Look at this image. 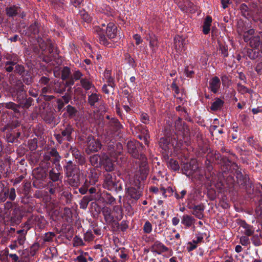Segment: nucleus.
Listing matches in <instances>:
<instances>
[{
    "label": "nucleus",
    "mask_w": 262,
    "mask_h": 262,
    "mask_svg": "<svg viewBox=\"0 0 262 262\" xmlns=\"http://www.w3.org/2000/svg\"><path fill=\"white\" fill-rule=\"evenodd\" d=\"M50 81L49 78L46 76H42L39 80V83L40 84L47 85Z\"/></svg>",
    "instance_id": "nucleus-52"
},
{
    "label": "nucleus",
    "mask_w": 262,
    "mask_h": 262,
    "mask_svg": "<svg viewBox=\"0 0 262 262\" xmlns=\"http://www.w3.org/2000/svg\"><path fill=\"white\" fill-rule=\"evenodd\" d=\"M16 194H15V190L14 188H11L10 191L9 193V198L11 200H14L15 199Z\"/></svg>",
    "instance_id": "nucleus-60"
},
{
    "label": "nucleus",
    "mask_w": 262,
    "mask_h": 262,
    "mask_svg": "<svg viewBox=\"0 0 262 262\" xmlns=\"http://www.w3.org/2000/svg\"><path fill=\"white\" fill-rule=\"evenodd\" d=\"M102 96L95 93H93L88 96V102L91 106H94L99 102Z\"/></svg>",
    "instance_id": "nucleus-16"
},
{
    "label": "nucleus",
    "mask_w": 262,
    "mask_h": 262,
    "mask_svg": "<svg viewBox=\"0 0 262 262\" xmlns=\"http://www.w3.org/2000/svg\"><path fill=\"white\" fill-rule=\"evenodd\" d=\"M152 229V225L151 223L148 221L146 222L145 223L143 227L144 232L146 233H149L151 232Z\"/></svg>",
    "instance_id": "nucleus-45"
},
{
    "label": "nucleus",
    "mask_w": 262,
    "mask_h": 262,
    "mask_svg": "<svg viewBox=\"0 0 262 262\" xmlns=\"http://www.w3.org/2000/svg\"><path fill=\"white\" fill-rule=\"evenodd\" d=\"M254 33V30L253 29H249L247 31H241L240 35L243 36L244 41L246 42L250 41L252 35Z\"/></svg>",
    "instance_id": "nucleus-24"
},
{
    "label": "nucleus",
    "mask_w": 262,
    "mask_h": 262,
    "mask_svg": "<svg viewBox=\"0 0 262 262\" xmlns=\"http://www.w3.org/2000/svg\"><path fill=\"white\" fill-rule=\"evenodd\" d=\"M212 17L210 16H207L203 23V32L204 34L207 35L209 34L210 30V26L212 23Z\"/></svg>",
    "instance_id": "nucleus-17"
},
{
    "label": "nucleus",
    "mask_w": 262,
    "mask_h": 262,
    "mask_svg": "<svg viewBox=\"0 0 262 262\" xmlns=\"http://www.w3.org/2000/svg\"><path fill=\"white\" fill-rule=\"evenodd\" d=\"M54 76L56 78H59L61 76V70L60 68L56 67L53 70Z\"/></svg>",
    "instance_id": "nucleus-55"
},
{
    "label": "nucleus",
    "mask_w": 262,
    "mask_h": 262,
    "mask_svg": "<svg viewBox=\"0 0 262 262\" xmlns=\"http://www.w3.org/2000/svg\"><path fill=\"white\" fill-rule=\"evenodd\" d=\"M47 93H52V90L49 86H47L41 89L40 96L46 95Z\"/></svg>",
    "instance_id": "nucleus-50"
},
{
    "label": "nucleus",
    "mask_w": 262,
    "mask_h": 262,
    "mask_svg": "<svg viewBox=\"0 0 262 262\" xmlns=\"http://www.w3.org/2000/svg\"><path fill=\"white\" fill-rule=\"evenodd\" d=\"M107 108L104 104H100L98 107L95 108L94 112L97 113V115H103L107 112Z\"/></svg>",
    "instance_id": "nucleus-34"
},
{
    "label": "nucleus",
    "mask_w": 262,
    "mask_h": 262,
    "mask_svg": "<svg viewBox=\"0 0 262 262\" xmlns=\"http://www.w3.org/2000/svg\"><path fill=\"white\" fill-rule=\"evenodd\" d=\"M83 0H70V4L77 8L82 3Z\"/></svg>",
    "instance_id": "nucleus-56"
},
{
    "label": "nucleus",
    "mask_w": 262,
    "mask_h": 262,
    "mask_svg": "<svg viewBox=\"0 0 262 262\" xmlns=\"http://www.w3.org/2000/svg\"><path fill=\"white\" fill-rule=\"evenodd\" d=\"M225 104L223 99L221 98L216 97L214 99V101L211 103L210 109L214 112L221 111Z\"/></svg>",
    "instance_id": "nucleus-13"
},
{
    "label": "nucleus",
    "mask_w": 262,
    "mask_h": 262,
    "mask_svg": "<svg viewBox=\"0 0 262 262\" xmlns=\"http://www.w3.org/2000/svg\"><path fill=\"white\" fill-rule=\"evenodd\" d=\"M219 50L221 51V54L224 57L225 61H226L225 59L229 56L228 53V46L226 43H219Z\"/></svg>",
    "instance_id": "nucleus-30"
},
{
    "label": "nucleus",
    "mask_w": 262,
    "mask_h": 262,
    "mask_svg": "<svg viewBox=\"0 0 262 262\" xmlns=\"http://www.w3.org/2000/svg\"><path fill=\"white\" fill-rule=\"evenodd\" d=\"M186 43V40L185 38H183L182 36L178 35L174 38V45L176 50L181 51L183 50H185V46Z\"/></svg>",
    "instance_id": "nucleus-12"
},
{
    "label": "nucleus",
    "mask_w": 262,
    "mask_h": 262,
    "mask_svg": "<svg viewBox=\"0 0 262 262\" xmlns=\"http://www.w3.org/2000/svg\"><path fill=\"white\" fill-rule=\"evenodd\" d=\"M185 73L188 77H192L194 73L193 71L190 70L188 68L185 69Z\"/></svg>",
    "instance_id": "nucleus-61"
},
{
    "label": "nucleus",
    "mask_w": 262,
    "mask_h": 262,
    "mask_svg": "<svg viewBox=\"0 0 262 262\" xmlns=\"http://www.w3.org/2000/svg\"><path fill=\"white\" fill-rule=\"evenodd\" d=\"M57 109L58 112L62 111V110L66 109V108H64L65 103L63 102V100L61 99H58L57 100Z\"/></svg>",
    "instance_id": "nucleus-47"
},
{
    "label": "nucleus",
    "mask_w": 262,
    "mask_h": 262,
    "mask_svg": "<svg viewBox=\"0 0 262 262\" xmlns=\"http://www.w3.org/2000/svg\"><path fill=\"white\" fill-rule=\"evenodd\" d=\"M175 127L176 129L181 132L183 135H186L188 134V127L184 123H182L180 118L175 122Z\"/></svg>",
    "instance_id": "nucleus-15"
},
{
    "label": "nucleus",
    "mask_w": 262,
    "mask_h": 262,
    "mask_svg": "<svg viewBox=\"0 0 262 262\" xmlns=\"http://www.w3.org/2000/svg\"><path fill=\"white\" fill-rule=\"evenodd\" d=\"M21 8L16 5H12L5 8L6 15L9 18H14L20 12Z\"/></svg>",
    "instance_id": "nucleus-9"
},
{
    "label": "nucleus",
    "mask_w": 262,
    "mask_h": 262,
    "mask_svg": "<svg viewBox=\"0 0 262 262\" xmlns=\"http://www.w3.org/2000/svg\"><path fill=\"white\" fill-rule=\"evenodd\" d=\"M25 239V236L23 235H21L18 237L16 242H18L19 245H22L24 244Z\"/></svg>",
    "instance_id": "nucleus-59"
},
{
    "label": "nucleus",
    "mask_w": 262,
    "mask_h": 262,
    "mask_svg": "<svg viewBox=\"0 0 262 262\" xmlns=\"http://www.w3.org/2000/svg\"><path fill=\"white\" fill-rule=\"evenodd\" d=\"M239 9L241 11L242 16L245 18H248L249 16V8L245 4H242L239 6Z\"/></svg>",
    "instance_id": "nucleus-36"
},
{
    "label": "nucleus",
    "mask_w": 262,
    "mask_h": 262,
    "mask_svg": "<svg viewBox=\"0 0 262 262\" xmlns=\"http://www.w3.org/2000/svg\"><path fill=\"white\" fill-rule=\"evenodd\" d=\"M168 166L171 169L176 171L179 170L180 166L178 162L173 159H170L168 162Z\"/></svg>",
    "instance_id": "nucleus-39"
},
{
    "label": "nucleus",
    "mask_w": 262,
    "mask_h": 262,
    "mask_svg": "<svg viewBox=\"0 0 262 262\" xmlns=\"http://www.w3.org/2000/svg\"><path fill=\"white\" fill-rule=\"evenodd\" d=\"M23 83H25L27 85L31 84L33 82V78L29 71H27L23 76H21Z\"/></svg>",
    "instance_id": "nucleus-29"
},
{
    "label": "nucleus",
    "mask_w": 262,
    "mask_h": 262,
    "mask_svg": "<svg viewBox=\"0 0 262 262\" xmlns=\"http://www.w3.org/2000/svg\"><path fill=\"white\" fill-rule=\"evenodd\" d=\"M109 155L112 158L111 159L107 155H102L103 162L102 165L104 166L106 171H111L114 169L113 161L117 159V157L121 154L122 151V146L120 143H117L115 145L112 143L108 145Z\"/></svg>",
    "instance_id": "nucleus-3"
},
{
    "label": "nucleus",
    "mask_w": 262,
    "mask_h": 262,
    "mask_svg": "<svg viewBox=\"0 0 262 262\" xmlns=\"http://www.w3.org/2000/svg\"><path fill=\"white\" fill-rule=\"evenodd\" d=\"M194 223V219L189 215H184L181 219V223L185 225L186 227H190Z\"/></svg>",
    "instance_id": "nucleus-22"
},
{
    "label": "nucleus",
    "mask_w": 262,
    "mask_h": 262,
    "mask_svg": "<svg viewBox=\"0 0 262 262\" xmlns=\"http://www.w3.org/2000/svg\"><path fill=\"white\" fill-rule=\"evenodd\" d=\"M102 213L104 215L106 220H112L114 218V214H113L112 211L109 208L107 207H104L103 208Z\"/></svg>",
    "instance_id": "nucleus-33"
},
{
    "label": "nucleus",
    "mask_w": 262,
    "mask_h": 262,
    "mask_svg": "<svg viewBox=\"0 0 262 262\" xmlns=\"http://www.w3.org/2000/svg\"><path fill=\"white\" fill-rule=\"evenodd\" d=\"M159 146L163 150V152L168 155L171 149V146H173V144L171 145L169 143V139L167 138H161L159 141Z\"/></svg>",
    "instance_id": "nucleus-10"
},
{
    "label": "nucleus",
    "mask_w": 262,
    "mask_h": 262,
    "mask_svg": "<svg viewBox=\"0 0 262 262\" xmlns=\"http://www.w3.org/2000/svg\"><path fill=\"white\" fill-rule=\"evenodd\" d=\"M4 58L7 60L3 63L5 70L8 73L14 72V67L17 59V55L14 53H7L4 55Z\"/></svg>",
    "instance_id": "nucleus-4"
},
{
    "label": "nucleus",
    "mask_w": 262,
    "mask_h": 262,
    "mask_svg": "<svg viewBox=\"0 0 262 262\" xmlns=\"http://www.w3.org/2000/svg\"><path fill=\"white\" fill-rule=\"evenodd\" d=\"M249 45L252 48H258L260 47V49L262 45V40L259 36H255L251 37L249 41Z\"/></svg>",
    "instance_id": "nucleus-20"
},
{
    "label": "nucleus",
    "mask_w": 262,
    "mask_h": 262,
    "mask_svg": "<svg viewBox=\"0 0 262 262\" xmlns=\"http://www.w3.org/2000/svg\"><path fill=\"white\" fill-rule=\"evenodd\" d=\"M84 238L86 241H91L93 239L94 236L91 232H87L84 235Z\"/></svg>",
    "instance_id": "nucleus-57"
},
{
    "label": "nucleus",
    "mask_w": 262,
    "mask_h": 262,
    "mask_svg": "<svg viewBox=\"0 0 262 262\" xmlns=\"http://www.w3.org/2000/svg\"><path fill=\"white\" fill-rule=\"evenodd\" d=\"M240 243L243 246H247L249 243V239L247 236H242L240 238Z\"/></svg>",
    "instance_id": "nucleus-53"
},
{
    "label": "nucleus",
    "mask_w": 262,
    "mask_h": 262,
    "mask_svg": "<svg viewBox=\"0 0 262 262\" xmlns=\"http://www.w3.org/2000/svg\"><path fill=\"white\" fill-rule=\"evenodd\" d=\"M17 101L19 102L20 104H21L24 107L29 108L32 105V103L33 101V99L31 98H29L27 99L26 97L24 100H17Z\"/></svg>",
    "instance_id": "nucleus-38"
},
{
    "label": "nucleus",
    "mask_w": 262,
    "mask_h": 262,
    "mask_svg": "<svg viewBox=\"0 0 262 262\" xmlns=\"http://www.w3.org/2000/svg\"><path fill=\"white\" fill-rule=\"evenodd\" d=\"M134 39L136 40V44L139 45L142 42V39L140 35L138 34H135L133 36Z\"/></svg>",
    "instance_id": "nucleus-54"
},
{
    "label": "nucleus",
    "mask_w": 262,
    "mask_h": 262,
    "mask_svg": "<svg viewBox=\"0 0 262 262\" xmlns=\"http://www.w3.org/2000/svg\"><path fill=\"white\" fill-rule=\"evenodd\" d=\"M221 80L217 76L212 77L209 82V90L213 94L219 92L221 87Z\"/></svg>",
    "instance_id": "nucleus-7"
},
{
    "label": "nucleus",
    "mask_w": 262,
    "mask_h": 262,
    "mask_svg": "<svg viewBox=\"0 0 262 262\" xmlns=\"http://www.w3.org/2000/svg\"><path fill=\"white\" fill-rule=\"evenodd\" d=\"M176 79H174L173 81V82L171 85V88L172 90L176 94L179 95L180 93V89H179V86L177 85V84L176 82Z\"/></svg>",
    "instance_id": "nucleus-49"
},
{
    "label": "nucleus",
    "mask_w": 262,
    "mask_h": 262,
    "mask_svg": "<svg viewBox=\"0 0 262 262\" xmlns=\"http://www.w3.org/2000/svg\"><path fill=\"white\" fill-rule=\"evenodd\" d=\"M93 31L98 35L99 42L101 45L111 48L113 43L107 39L106 37L110 39L115 38L117 36V27L114 23L110 22L107 24L105 29L96 26L93 27Z\"/></svg>",
    "instance_id": "nucleus-1"
},
{
    "label": "nucleus",
    "mask_w": 262,
    "mask_h": 262,
    "mask_svg": "<svg viewBox=\"0 0 262 262\" xmlns=\"http://www.w3.org/2000/svg\"><path fill=\"white\" fill-rule=\"evenodd\" d=\"M79 15L80 18L83 22L86 24H90L92 20V17L89 14V13L85 10H81L79 11Z\"/></svg>",
    "instance_id": "nucleus-28"
},
{
    "label": "nucleus",
    "mask_w": 262,
    "mask_h": 262,
    "mask_svg": "<svg viewBox=\"0 0 262 262\" xmlns=\"http://www.w3.org/2000/svg\"><path fill=\"white\" fill-rule=\"evenodd\" d=\"M139 171H140V176L136 174L137 181H135L132 186L128 188V194L133 199H138L141 196L142 190L143 188L140 181L145 180L148 174V168L147 164L144 159L142 165L140 166Z\"/></svg>",
    "instance_id": "nucleus-2"
},
{
    "label": "nucleus",
    "mask_w": 262,
    "mask_h": 262,
    "mask_svg": "<svg viewBox=\"0 0 262 262\" xmlns=\"http://www.w3.org/2000/svg\"><path fill=\"white\" fill-rule=\"evenodd\" d=\"M40 25L37 21H35L31 24L28 28V33L30 34L37 35L39 32Z\"/></svg>",
    "instance_id": "nucleus-25"
},
{
    "label": "nucleus",
    "mask_w": 262,
    "mask_h": 262,
    "mask_svg": "<svg viewBox=\"0 0 262 262\" xmlns=\"http://www.w3.org/2000/svg\"><path fill=\"white\" fill-rule=\"evenodd\" d=\"M114 185L115 183L113 180L112 176L109 173H107L105 176L104 187L109 190H111L114 187Z\"/></svg>",
    "instance_id": "nucleus-26"
},
{
    "label": "nucleus",
    "mask_w": 262,
    "mask_h": 262,
    "mask_svg": "<svg viewBox=\"0 0 262 262\" xmlns=\"http://www.w3.org/2000/svg\"><path fill=\"white\" fill-rule=\"evenodd\" d=\"M238 91L242 93H250L251 90L241 84H238Z\"/></svg>",
    "instance_id": "nucleus-48"
},
{
    "label": "nucleus",
    "mask_w": 262,
    "mask_h": 262,
    "mask_svg": "<svg viewBox=\"0 0 262 262\" xmlns=\"http://www.w3.org/2000/svg\"><path fill=\"white\" fill-rule=\"evenodd\" d=\"M124 60L125 62L132 68L135 69L137 67V63L134 58L128 53H126L124 54Z\"/></svg>",
    "instance_id": "nucleus-27"
},
{
    "label": "nucleus",
    "mask_w": 262,
    "mask_h": 262,
    "mask_svg": "<svg viewBox=\"0 0 262 262\" xmlns=\"http://www.w3.org/2000/svg\"><path fill=\"white\" fill-rule=\"evenodd\" d=\"M148 35V37L147 38V40H149V47L151 50V53L155 54L156 53L157 49L159 46L158 38L153 32L149 33Z\"/></svg>",
    "instance_id": "nucleus-8"
},
{
    "label": "nucleus",
    "mask_w": 262,
    "mask_h": 262,
    "mask_svg": "<svg viewBox=\"0 0 262 262\" xmlns=\"http://www.w3.org/2000/svg\"><path fill=\"white\" fill-rule=\"evenodd\" d=\"M101 144L98 140L95 139L91 136L88 137L87 147L85 150L88 154L98 151L101 148Z\"/></svg>",
    "instance_id": "nucleus-5"
},
{
    "label": "nucleus",
    "mask_w": 262,
    "mask_h": 262,
    "mask_svg": "<svg viewBox=\"0 0 262 262\" xmlns=\"http://www.w3.org/2000/svg\"><path fill=\"white\" fill-rule=\"evenodd\" d=\"M74 79L72 77H70L68 79H67V81L64 82V85H65L66 88L70 87L68 89V91H71V86L74 85Z\"/></svg>",
    "instance_id": "nucleus-43"
},
{
    "label": "nucleus",
    "mask_w": 262,
    "mask_h": 262,
    "mask_svg": "<svg viewBox=\"0 0 262 262\" xmlns=\"http://www.w3.org/2000/svg\"><path fill=\"white\" fill-rule=\"evenodd\" d=\"M139 142H134L133 141H128L127 144V147L128 152L132 154L133 156L136 157L137 156V146L138 145Z\"/></svg>",
    "instance_id": "nucleus-18"
},
{
    "label": "nucleus",
    "mask_w": 262,
    "mask_h": 262,
    "mask_svg": "<svg viewBox=\"0 0 262 262\" xmlns=\"http://www.w3.org/2000/svg\"><path fill=\"white\" fill-rule=\"evenodd\" d=\"M72 133L71 127L67 128L64 130L62 132V135L64 139L68 141H70V136Z\"/></svg>",
    "instance_id": "nucleus-42"
},
{
    "label": "nucleus",
    "mask_w": 262,
    "mask_h": 262,
    "mask_svg": "<svg viewBox=\"0 0 262 262\" xmlns=\"http://www.w3.org/2000/svg\"><path fill=\"white\" fill-rule=\"evenodd\" d=\"M41 97H42L44 100L46 101H51L55 98V97L53 95H43V96H41Z\"/></svg>",
    "instance_id": "nucleus-62"
},
{
    "label": "nucleus",
    "mask_w": 262,
    "mask_h": 262,
    "mask_svg": "<svg viewBox=\"0 0 262 262\" xmlns=\"http://www.w3.org/2000/svg\"><path fill=\"white\" fill-rule=\"evenodd\" d=\"M103 162L102 156L101 157L98 155H95L90 158V162L92 165L96 167H98L102 165Z\"/></svg>",
    "instance_id": "nucleus-21"
},
{
    "label": "nucleus",
    "mask_w": 262,
    "mask_h": 262,
    "mask_svg": "<svg viewBox=\"0 0 262 262\" xmlns=\"http://www.w3.org/2000/svg\"><path fill=\"white\" fill-rule=\"evenodd\" d=\"M80 85L85 91H89L92 88L95 89V86L92 81L86 78H83L80 80Z\"/></svg>",
    "instance_id": "nucleus-19"
},
{
    "label": "nucleus",
    "mask_w": 262,
    "mask_h": 262,
    "mask_svg": "<svg viewBox=\"0 0 262 262\" xmlns=\"http://www.w3.org/2000/svg\"><path fill=\"white\" fill-rule=\"evenodd\" d=\"M69 91H68V92L66 93L65 94V95L62 97V99H61L63 100V102L65 104H68L71 99V95L69 93Z\"/></svg>",
    "instance_id": "nucleus-51"
},
{
    "label": "nucleus",
    "mask_w": 262,
    "mask_h": 262,
    "mask_svg": "<svg viewBox=\"0 0 262 262\" xmlns=\"http://www.w3.org/2000/svg\"><path fill=\"white\" fill-rule=\"evenodd\" d=\"M71 74V70L70 68L68 67H64L61 70V78L62 80H66L68 79Z\"/></svg>",
    "instance_id": "nucleus-31"
},
{
    "label": "nucleus",
    "mask_w": 262,
    "mask_h": 262,
    "mask_svg": "<svg viewBox=\"0 0 262 262\" xmlns=\"http://www.w3.org/2000/svg\"><path fill=\"white\" fill-rule=\"evenodd\" d=\"M82 76H83V74H82V73L80 72V71L77 70V71H75L73 73L72 77L75 80H80L82 78Z\"/></svg>",
    "instance_id": "nucleus-46"
},
{
    "label": "nucleus",
    "mask_w": 262,
    "mask_h": 262,
    "mask_svg": "<svg viewBox=\"0 0 262 262\" xmlns=\"http://www.w3.org/2000/svg\"><path fill=\"white\" fill-rule=\"evenodd\" d=\"M55 85L53 89L54 92L60 94H62L66 91V88L64 85L63 81L55 82Z\"/></svg>",
    "instance_id": "nucleus-23"
},
{
    "label": "nucleus",
    "mask_w": 262,
    "mask_h": 262,
    "mask_svg": "<svg viewBox=\"0 0 262 262\" xmlns=\"http://www.w3.org/2000/svg\"><path fill=\"white\" fill-rule=\"evenodd\" d=\"M139 138L141 140H143L145 144L147 145L148 144V139L149 138L148 135L146 134L144 137H142L141 136L139 135Z\"/></svg>",
    "instance_id": "nucleus-63"
},
{
    "label": "nucleus",
    "mask_w": 262,
    "mask_h": 262,
    "mask_svg": "<svg viewBox=\"0 0 262 262\" xmlns=\"http://www.w3.org/2000/svg\"><path fill=\"white\" fill-rule=\"evenodd\" d=\"M19 60H20V59L19 57L17 55V59L14 67V73L15 74H17L20 76H23V74H25L28 70H26L23 64L19 63Z\"/></svg>",
    "instance_id": "nucleus-14"
},
{
    "label": "nucleus",
    "mask_w": 262,
    "mask_h": 262,
    "mask_svg": "<svg viewBox=\"0 0 262 262\" xmlns=\"http://www.w3.org/2000/svg\"><path fill=\"white\" fill-rule=\"evenodd\" d=\"M105 78L107 80V85L111 86L112 88L114 89L116 84L114 82V78L111 75V72L110 71H107L105 75Z\"/></svg>",
    "instance_id": "nucleus-37"
},
{
    "label": "nucleus",
    "mask_w": 262,
    "mask_h": 262,
    "mask_svg": "<svg viewBox=\"0 0 262 262\" xmlns=\"http://www.w3.org/2000/svg\"><path fill=\"white\" fill-rule=\"evenodd\" d=\"M193 214L199 219L203 216L202 212L204 210V207L201 205L195 206L193 208Z\"/></svg>",
    "instance_id": "nucleus-32"
},
{
    "label": "nucleus",
    "mask_w": 262,
    "mask_h": 262,
    "mask_svg": "<svg viewBox=\"0 0 262 262\" xmlns=\"http://www.w3.org/2000/svg\"><path fill=\"white\" fill-rule=\"evenodd\" d=\"M5 106L7 108L13 110V113H17L19 112L18 110V106L12 102L6 103Z\"/></svg>",
    "instance_id": "nucleus-40"
},
{
    "label": "nucleus",
    "mask_w": 262,
    "mask_h": 262,
    "mask_svg": "<svg viewBox=\"0 0 262 262\" xmlns=\"http://www.w3.org/2000/svg\"><path fill=\"white\" fill-rule=\"evenodd\" d=\"M14 86L15 88L17 100H24L26 97V91L25 86L20 79H17L14 82Z\"/></svg>",
    "instance_id": "nucleus-6"
},
{
    "label": "nucleus",
    "mask_w": 262,
    "mask_h": 262,
    "mask_svg": "<svg viewBox=\"0 0 262 262\" xmlns=\"http://www.w3.org/2000/svg\"><path fill=\"white\" fill-rule=\"evenodd\" d=\"M47 46V48H48L49 52L50 53H51L54 52V46L52 43L49 42Z\"/></svg>",
    "instance_id": "nucleus-64"
},
{
    "label": "nucleus",
    "mask_w": 262,
    "mask_h": 262,
    "mask_svg": "<svg viewBox=\"0 0 262 262\" xmlns=\"http://www.w3.org/2000/svg\"><path fill=\"white\" fill-rule=\"evenodd\" d=\"M166 192H168L169 193L171 192L172 189L170 187H168L167 189L162 188L160 190V192L164 196V198L166 197V195L165 194Z\"/></svg>",
    "instance_id": "nucleus-58"
},
{
    "label": "nucleus",
    "mask_w": 262,
    "mask_h": 262,
    "mask_svg": "<svg viewBox=\"0 0 262 262\" xmlns=\"http://www.w3.org/2000/svg\"><path fill=\"white\" fill-rule=\"evenodd\" d=\"M168 250V248L159 241H156L151 247L153 253L160 254Z\"/></svg>",
    "instance_id": "nucleus-11"
},
{
    "label": "nucleus",
    "mask_w": 262,
    "mask_h": 262,
    "mask_svg": "<svg viewBox=\"0 0 262 262\" xmlns=\"http://www.w3.org/2000/svg\"><path fill=\"white\" fill-rule=\"evenodd\" d=\"M112 212L113 214H114V217H115L118 219H120L121 218V209L120 206H115L114 208V210Z\"/></svg>",
    "instance_id": "nucleus-41"
},
{
    "label": "nucleus",
    "mask_w": 262,
    "mask_h": 262,
    "mask_svg": "<svg viewBox=\"0 0 262 262\" xmlns=\"http://www.w3.org/2000/svg\"><path fill=\"white\" fill-rule=\"evenodd\" d=\"M66 111L69 115H75L77 112V109L71 105H68L66 106Z\"/></svg>",
    "instance_id": "nucleus-44"
},
{
    "label": "nucleus",
    "mask_w": 262,
    "mask_h": 262,
    "mask_svg": "<svg viewBox=\"0 0 262 262\" xmlns=\"http://www.w3.org/2000/svg\"><path fill=\"white\" fill-rule=\"evenodd\" d=\"M239 228L241 229V231L247 236H250L253 233V231L251 228L246 224H243Z\"/></svg>",
    "instance_id": "nucleus-35"
}]
</instances>
